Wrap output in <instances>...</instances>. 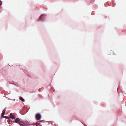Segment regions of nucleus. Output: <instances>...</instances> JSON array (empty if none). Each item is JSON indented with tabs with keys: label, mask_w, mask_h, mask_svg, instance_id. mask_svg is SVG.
<instances>
[{
	"label": "nucleus",
	"mask_w": 126,
	"mask_h": 126,
	"mask_svg": "<svg viewBox=\"0 0 126 126\" xmlns=\"http://www.w3.org/2000/svg\"><path fill=\"white\" fill-rule=\"evenodd\" d=\"M39 124H40V123L37 122L35 124V125L36 126H37Z\"/></svg>",
	"instance_id": "9"
},
{
	"label": "nucleus",
	"mask_w": 126,
	"mask_h": 126,
	"mask_svg": "<svg viewBox=\"0 0 126 126\" xmlns=\"http://www.w3.org/2000/svg\"><path fill=\"white\" fill-rule=\"evenodd\" d=\"M44 17L45 15H42L40 16V19L41 20H43L44 18Z\"/></svg>",
	"instance_id": "6"
},
{
	"label": "nucleus",
	"mask_w": 126,
	"mask_h": 126,
	"mask_svg": "<svg viewBox=\"0 0 126 126\" xmlns=\"http://www.w3.org/2000/svg\"><path fill=\"white\" fill-rule=\"evenodd\" d=\"M22 121L20 120V119L18 118H16V119L15 121H14V122L16 123L19 124H20L21 123H22Z\"/></svg>",
	"instance_id": "2"
},
{
	"label": "nucleus",
	"mask_w": 126,
	"mask_h": 126,
	"mask_svg": "<svg viewBox=\"0 0 126 126\" xmlns=\"http://www.w3.org/2000/svg\"><path fill=\"white\" fill-rule=\"evenodd\" d=\"M20 99L22 102L24 101V99L22 97H20Z\"/></svg>",
	"instance_id": "7"
},
{
	"label": "nucleus",
	"mask_w": 126,
	"mask_h": 126,
	"mask_svg": "<svg viewBox=\"0 0 126 126\" xmlns=\"http://www.w3.org/2000/svg\"><path fill=\"white\" fill-rule=\"evenodd\" d=\"M22 123H23L25 125H29V123L27 121H22Z\"/></svg>",
	"instance_id": "4"
},
{
	"label": "nucleus",
	"mask_w": 126,
	"mask_h": 126,
	"mask_svg": "<svg viewBox=\"0 0 126 126\" xmlns=\"http://www.w3.org/2000/svg\"><path fill=\"white\" fill-rule=\"evenodd\" d=\"M3 117L4 118H6V119H8L9 118V117H7V116H3Z\"/></svg>",
	"instance_id": "8"
},
{
	"label": "nucleus",
	"mask_w": 126,
	"mask_h": 126,
	"mask_svg": "<svg viewBox=\"0 0 126 126\" xmlns=\"http://www.w3.org/2000/svg\"><path fill=\"white\" fill-rule=\"evenodd\" d=\"M2 4V2L0 0V6Z\"/></svg>",
	"instance_id": "10"
},
{
	"label": "nucleus",
	"mask_w": 126,
	"mask_h": 126,
	"mask_svg": "<svg viewBox=\"0 0 126 126\" xmlns=\"http://www.w3.org/2000/svg\"><path fill=\"white\" fill-rule=\"evenodd\" d=\"M6 109V108H5L3 110V112L1 116L2 117H3L4 116V115L5 114V111H6V110H5Z\"/></svg>",
	"instance_id": "5"
},
{
	"label": "nucleus",
	"mask_w": 126,
	"mask_h": 126,
	"mask_svg": "<svg viewBox=\"0 0 126 126\" xmlns=\"http://www.w3.org/2000/svg\"><path fill=\"white\" fill-rule=\"evenodd\" d=\"M10 118L12 119H15L16 117V116L12 113L10 114Z\"/></svg>",
	"instance_id": "3"
},
{
	"label": "nucleus",
	"mask_w": 126,
	"mask_h": 126,
	"mask_svg": "<svg viewBox=\"0 0 126 126\" xmlns=\"http://www.w3.org/2000/svg\"><path fill=\"white\" fill-rule=\"evenodd\" d=\"M40 126H42V125H40Z\"/></svg>",
	"instance_id": "13"
},
{
	"label": "nucleus",
	"mask_w": 126,
	"mask_h": 126,
	"mask_svg": "<svg viewBox=\"0 0 126 126\" xmlns=\"http://www.w3.org/2000/svg\"><path fill=\"white\" fill-rule=\"evenodd\" d=\"M20 124V125H22V126H24V125H23V124Z\"/></svg>",
	"instance_id": "11"
},
{
	"label": "nucleus",
	"mask_w": 126,
	"mask_h": 126,
	"mask_svg": "<svg viewBox=\"0 0 126 126\" xmlns=\"http://www.w3.org/2000/svg\"><path fill=\"white\" fill-rule=\"evenodd\" d=\"M40 121V122H41V121Z\"/></svg>",
	"instance_id": "12"
},
{
	"label": "nucleus",
	"mask_w": 126,
	"mask_h": 126,
	"mask_svg": "<svg viewBox=\"0 0 126 126\" xmlns=\"http://www.w3.org/2000/svg\"><path fill=\"white\" fill-rule=\"evenodd\" d=\"M41 118V114L39 113H37L35 116V118L37 120H39Z\"/></svg>",
	"instance_id": "1"
}]
</instances>
